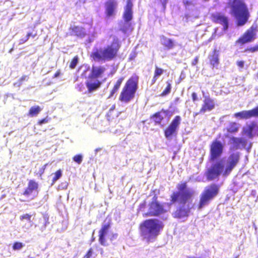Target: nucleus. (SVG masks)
<instances>
[{
  "instance_id": "29",
  "label": "nucleus",
  "mask_w": 258,
  "mask_h": 258,
  "mask_svg": "<svg viewBox=\"0 0 258 258\" xmlns=\"http://www.w3.org/2000/svg\"><path fill=\"white\" fill-rule=\"evenodd\" d=\"M41 110V108L39 106H32L30 108L27 114L31 117L35 116Z\"/></svg>"
},
{
  "instance_id": "1",
  "label": "nucleus",
  "mask_w": 258,
  "mask_h": 258,
  "mask_svg": "<svg viewBox=\"0 0 258 258\" xmlns=\"http://www.w3.org/2000/svg\"><path fill=\"white\" fill-rule=\"evenodd\" d=\"M223 144L217 139L213 141L210 146L209 160L212 163L205 172V176L208 181L218 178L221 174L225 177L227 176L239 162V153H231L228 157L225 167L224 160L223 159H219L223 154Z\"/></svg>"
},
{
  "instance_id": "19",
  "label": "nucleus",
  "mask_w": 258,
  "mask_h": 258,
  "mask_svg": "<svg viewBox=\"0 0 258 258\" xmlns=\"http://www.w3.org/2000/svg\"><path fill=\"white\" fill-rule=\"evenodd\" d=\"M38 188V184L33 180H30L28 183L27 187L25 189L22 195L25 197H29L34 191H37Z\"/></svg>"
},
{
  "instance_id": "47",
  "label": "nucleus",
  "mask_w": 258,
  "mask_h": 258,
  "mask_svg": "<svg viewBox=\"0 0 258 258\" xmlns=\"http://www.w3.org/2000/svg\"><path fill=\"white\" fill-rule=\"evenodd\" d=\"M137 56V53L136 52H133L131 53L129 57V59L130 60H134Z\"/></svg>"
},
{
  "instance_id": "51",
  "label": "nucleus",
  "mask_w": 258,
  "mask_h": 258,
  "mask_svg": "<svg viewBox=\"0 0 258 258\" xmlns=\"http://www.w3.org/2000/svg\"><path fill=\"white\" fill-rule=\"evenodd\" d=\"M60 75V72L59 71H57L55 72V73L54 74L53 78H57Z\"/></svg>"
},
{
  "instance_id": "15",
  "label": "nucleus",
  "mask_w": 258,
  "mask_h": 258,
  "mask_svg": "<svg viewBox=\"0 0 258 258\" xmlns=\"http://www.w3.org/2000/svg\"><path fill=\"white\" fill-rule=\"evenodd\" d=\"M233 116L240 119H247L252 117L258 118V105L248 110H242L234 114Z\"/></svg>"
},
{
  "instance_id": "4",
  "label": "nucleus",
  "mask_w": 258,
  "mask_h": 258,
  "mask_svg": "<svg viewBox=\"0 0 258 258\" xmlns=\"http://www.w3.org/2000/svg\"><path fill=\"white\" fill-rule=\"evenodd\" d=\"M164 227L163 222L158 219H146L139 225L140 235L148 243L154 242Z\"/></svg>"
},
{
  "instance_id": "18",
  "label": "nucleus",
  "mask_w": 258,
  "mask_h": 258,
  "mask_svg": "<svg viewBox=\"0 0 258 258\" xmlns=\"http://www.w3.org/2000/svg\"><path fill=\"white\" fill-rule=\"evenodd\" d=\"M106 69L104 66L93 67L91 72L88 76L89 80H97L104 74Z\"/></svg>"
},
{
  "instance_id": "22",
  "label": "nucleus",
  "mask_w": 258,
  "mask_h": 258,
  "mask_svg": "<svg viewBox=\"0 0 258 258\" xmlns=\"http://www.w3.org/2000/svg\"><path fill=\"white\" fill-rule=\"evenodd\" d=\"M70 35L80 38H83L86 35L84 28L77 26H72L70 28Z\"/></svg>"
},
{
  "instance_id": "55",
  "label": "nucleus",
  "mask_w": 258,
  "mask_h": 258,
  "mask_svg": "<svg viewBox=\"0 0 258 258\" xmlns=\"http://www.w3.org/2000/svg\"><path fill=\"white\" fill-rule=\"evenodd\" d=\"M101 251H102V253L103 252V250L102 249H101Z\"/></svg>"
},
{
  "instance_id": "23",
  "label": "nucleus",
  "mask_w": 258,
  "mask_h": 258,
  "mask_svg": "<svg viewBox=\"0 0 258 258\" xmlns=\"http://www.w3.org/2000/svg\"><path fill=\"white\" fill-rule=\"evenodd\" d=\"M240 124L235 121H230L225 128L226 132L231 134H236L239 130Z\"/></svg>"
},
{
  "instance_id": "14",
  "label": "nucleus",
  "mask_w": 258,
  "mask_h": 258,
  "mask_svg": "<svg viewBox=\"0 0 258 258\" xmlns=\"http://www.w3.org/2000/svg\"><path fill=\"white\" fill-rule=\"evenodd\" d=\"M118 3L116 0H107L104 3L105 15L107 18L115 17Z\"/></svg>"
},
{
  "instance_id": "6",
  "label": "nucleus",
  "mask_w": 258,
  "mask_h": 258,
  "mask_svg": "<svg viewBox=\"0 0 258 258\" xmlns=\"http://www.w3.org/2000/svg\"><path fill=\"white\" fill-rule=\"evenodd\" d=\"M231 8L232 13L236 19V25L242 26L248 21L250 17L248 10L241 0H233Z\"/></svg>"
},
{
  "instance_id": "43",
  "label": "nucleus",
  "mask_w": 258,
  "mask_h": 258,
  "mask_svg": "<svg viewBox=\"0 0 258 258\" xmlns=\"http://www.w3.org/2000/svg\"><path fill=\"white\" fill-rule=\"evenodd\" d=\"M50 119V117H48L47 116L41 119H40L38 121L37 123L39 125H42L43 123H47Z\"/></svg>"
},
{
  "instance_id": "2",
  "label": "nucleus",
  "mask_w": 258,
  "mask_h": 258,
  "mask_svg": "<svg viewBox=\"0 0 258 258\" xmlns=\"http://www.w3.org/2000/svg\"><path fill=\"white\" fill-rule=\"evenodd\" d=\"M178 191H173L170 196V204H178L182 205L177 208L173 213V217L177 219L186 218L189 216V208L184 205L188 202H191L194 191L187 188L186 181L182 182L177 185Z\"/></svg>"
},
{
  "instance_id": "30",
  "label": "nucleus",
  "mask_w": 258,
  "mask_h": 258,
  "mask_svg": "<svg viewBox=\"0 0 258 258\" xmlns=\"http://www.w3.org/2000/svg\"><path fill=\"white\" fill-rule=\"evenodd\" d=\"M167 86L166 88L164 89V90L162 91V92L160 94V96L161 97L165 96L167 95H168L171 90V81H167L166 82Z\"/></svg>"
},
{
  "instance_id": "41",
  "label": "nucleus",
  "mask_w": 258,
  "mask_h": 258,
  "mask_svg": "<svg viewBox=\"0 0 258 258\" xmlns=\"http://www.w3.org/2000/svg\"><path fill=\"white\" fill-rule=\"evenodd\" d=\"M28 79V76L26 75L23 76L19 79V80L16 83H15V85L18 84V86H20L22 84L23 81L27 80Z\"/></svg>"
},
{
  "instance_id": "16",
  "label": "nucleus",
  "mask_w": 258,
  "mask_h": 258,
  "mask_svg": "<svg viewBox=\"0 0 258 258\" xmlns=\"http://www.w3.org/2000/svg\"><path fill=\"white\" fill-rule=\"evenodd\" d=\"M133 3L132 0H127L124 7L122 18L125 22L132 20L133 18Z\"/></svg>"
},
{
  "instance_id": "56",
  "label": "nucleus",
  "mask_w": 258,
  "mask_h": 258,
  "mask_svg": "<svg viewBox=\"0 0 258 258\" xmlns=\"http://www.w3.org/2000/svg\"><path fill=\"white\" fill-rule=\"evenodd\" d=\"M29 258H31V257H29Z\"/></svg>"
},
{
  "instance_id": "31",
  "label": "nucleus",
  "mask_w": 258,
  "mask_h": 258,
  "mask_svg": "<svg viewBox=\"0 0 258 258\" xmlns=\"http://www.w3.org/2000/svg\"><path fill=\"white\" fill-rule=\"evenodd\" d=\"M37 32L33 33L32 32H29L27 34L26 37L25 38H22L20 39V44H23L27 42L30 37L32 38H34L37 36Z\"/></svg>"
},
{
  "instance_id": "9",
  "label": "nucleus",
  "mask_w": 258,
  "mask_h": 258,
  "mask_svg": "<svg viewBox=\"0 0 258 258\" xmlns=\"http://www.w3.org/2000/svg\"><path fill=\"white\" fill-rule=\"evenodd\" d=\"M166 212L167 210L164 207V204L158 201V196L155 195L148 204L147 212L143 213V217H158Z\"/></svg>"
},
{
  "instance_id": "25",
  "label": "nucleus",
  "mask_w": 258,
  "mask_h": 258,
  "mask_svg": "<svg viewBox=\"0 0 258 258\" xmlns=\"http://www.w3.org/2000/svg\"><path fill=\"white\" fill-rule=\"evenodd\" d=\"M161 112L166 113L167 111L162 109L161 111L155 113L151 116V119H153L155 125L160 124L164 119L163 116L161 114Z\"/></svg>"
},
{
  "instance_id": "10",
  "label": "nucleus",
  "mask_w": 258,
  "mask_h": 258,
  "mask_svg": "<svg viewBox=\"0 0 258 258\" xmlns=\"http://www.w3.org/2000/svg\"><path fill=\"white\" fill-rule=\"evenodd\" d=\"M257 30V25H252L236 41V44L243 45L252 42L256 38V33Z\"/></svg>"
},
{
  "instance_id": "34",
  "label": "nucleus",
  "mask_w": 258,
  "mask_h": 258,
  "mask_svg": "<svg viewBox=\"0 0 258 258\" xmlns=\"http://www.w3.org/2000/svg\"><path fill=\"white\" fill-rule=\"evenodd\" d=\"M78 60L79 58L78 56H75V57H74L70 62L69 65L70 68L71 69H75L78 63Z\"/></svg>"
},
{
  "instance_id": "7",
  "label": "nucleus",
  "mask_w": 258,
  "mask_h": 258,
  "mask_svg": "<svg viewBox=\"0 0 258 258\" xmlns=\"http://www.w3.org/2000/svg\"><path fill=\"white\" fill-rule=\"evenodd\" d=\"M220 185L212 183L207 186L200 196L198 209H201L209 204L210 201L215 198L219 192Z\"/></svg>"
},
{
  "instance_id": "28",
  "label": "nucleus",
  "mask_w": 258,
  "mask_h": 258,
  "mask_svg": "<svg viewBox=\"0 0 258 258\" xmlns=\"http://www.w3.org/2000/svg\"><path fill=\"white\" fill-rule=\"evenodd\" d=\"M163 40L164 41L162 44L167 49H171L174 47L175 45L174 42L171 39L166 38L165 37H163Z\"/></svg>"
},
{
  "instance_id": "3",
  "label": "nucleus",
  "mask_w": 258,
  "mask_h": 258,
  "mask_svg": "<svg viewBox=\"0 0 258 258\" xmlns=\"http://www.w3.org/2000/svg\"><path fill=\"white\" fill-rule=\"evenodd\" d=\"M121 47V41L114 37L110 44L103 47L95 48L90 54L92 60L95 61L106 62L116 59L119 56Z\"/></svg>"
},
{
  "instance_id": "38",
  "label": "nucleus",
  "mask_w": 258,
  "mask_h": 258,
  "mask_svg": "<svg viewBox=\"0 0 258 258\" xmlns=\"http://www.w3.org/2000/svg\"><path fill=\"white\" fill-rule=\"evenodd\" d=\"M31 217H32L31 215L26 213V214H24L21 215L20 217V219L22 221H23L24 220H26L28 222H32V221L31 220Z\"/></svg>"
},
{
  "instance_id": "32",
  "label": "nucleus",
  "mask_w": 258,
  "mask_h": 258,
  "mask_svg": "<svg viewBox=\"0 0 258 258\" xmlns=\"http://www.w3.org/2000/svg\"><path fill=\"white\" fill-rule=\"evenodd\" d=\"M128 22H125L120 27V30L123 33H126L128 30H132L131 24Z\"/></svg>"
},
{
  "instance_id": "20",
  "label": "nucleus",
  "mask_w": 258,
  "mask_h": 258,
  "mask_svg": "<svg viewBox=\"0 0 258 258\" xmlns=\"http://www.w3.org/2000/svg\"><path fill=\"white\" fill-rule=\"evenodd\" d=\"M229 144L232 145L235 149H238L240 148V146L244 147L247 141L243 138L232 136L229 138Z\"/></svg>"
},
{
  "instance_id": "42",
  "label": "nucleus",
  "mask_w": 258,
  "mask_h": 258,
  "mask_svg": "<svg viewBox=\"0 0 258 258\" xmlns=\"http://www.w3.org/2000/svg\"><path fill=\"white\" fill-rule=\"evenodd\" d=\"M93 254V250L92 248H90L87 251L86 253L84 255L83 258H91Z\"/></svg>"
},
{
  "instance_id": "36",
  "label": "nucleus",
  "mask_w": 258,
  "mask_h": 258,
  "mask_svg": "<svg viewBox=\"0 0 258 258\" xmlns=\"http://www.w3.org/2000/svg\"><path fill=\"white\" fill-rule=\"evenodd\" d=\"M24 244L21 242H15L13 245L12 248L14 250H17L21 249L23 246Z\"/></svg>"
},
{
  "instance_id": "33",
  "label": "nucleus",
  "mask_w": 258,
  "mask_h": 258,
  "mask_svg": "<svg viewBox=\"0 0 258 258\" xmlns=\"http://www.w3.org/2000/svg\"><path fill=\"white\" fill-rule=\"evenodd\" d=\"M168 0H156V4L157 6L160 7L163 11H165L166 8V5Z\"/></svg>"
},
{
  "instance_id": "8",
  "label": "nucleus",
  "mask_w": 258,
  "mask_h": 258,
  "mask_svg": "<svg viewBox=\"0 0 258 258\" xmlns=\"http://www.w3.org/2000/svg\"><path fill=\"white\" fill-rule=\"evenodd\" d=\"M111 227V222L104 223L99 231L98 240L100 244L103 246H107L110 242L114 244V241L117 239V234L114 233H109Z\"/></svg>"
},
{
  "instance_id": "27",
  "label": "nucleus",
  "mask_w": 258,
  "mask_h": 258,
  "mask_svg": "<svg viewBox=\"0 0 258 258\" xmlns=\"http://www.w3.org/2000/svg\"><path fill=\"white\" fill-rule=\"evenodd\" d=\"M164 73V70L157 66H155V71L153 77L151 84H154L157 78Z\"/></svg>"
},
{
  "instance_id": "5",
  "label": "nucleus",
  "mask_w": 258,
  "mask_h": 258,
  "mask_svg": "<svg viewBox=\"0 0 258 258\" xmlns=\"http://www.w3.org/2000/svg\"><path fill=\"white\" fill-rule=\"evenodd\" d=\"M138 81L139 77L136 75L127 80L119 94L118 99L120 101L127 103L134 99L138 88Z\"/></svg>"
},
{
  "instance_id": "44",
  "label": "nucleus",
  "mask_w": 258,
  "mask_h": 258,
  "mask_svg": "<svg viewBox=\"0 0 258 258\" xmlns=\"http://www.w3.org/2000/svg\"><path fill=\"white\" fill-rule=\"evenodd\" d=\"M236 64L237 66L239 68H243V67H244V61L243 60H238L236 62Z\"/></svg>"
},
{
  "instance_id": "35",
  "label": "nucleus",
  "mask_w": 258,
  "mask_h": 258,
  "mask_svg": "<svg viewBox=\"0 0 258 258\" xmlns=\"http://www.w3.org/2000/svg\"><path fill=\"white\" fill-rule=\"evenodd\" d=\"M62 175V172L61 169H58L54 173V176L52 178V183H54Z\"/></svg>"
},
{
  "instance_id": "53",
  "label": "nucleus",
  "mask_w": 258,
  "mask_h": 258,
  "mask_svg": "<svg viewBox=\"0 0 258 258\" xmlns=\"http://www.w3.org/2000/svg\"><path fill=\"white\" fill-rule=\"evenodd\" d=\"M179 98H176V101L179 100Z\"/></svg>"
},
{
  "instance_id": "37",
  "label": "nucleus",
  "mask_w": 258,
  "mask_h": 258,
  "mask_svg": "<svg viewBox=\"0 0 258 258\" xmlns=\"http://www.w3.org/2000/svg\"><path fill=\"white\" fill-rule=\"evenodd\" d=\"M73 160L77 164H80L82 162L83 156L81 154L76 155L73 157Z\"/></svg>"
},
{
  "instance_id": "11",
  "label": "nucleus",
  "mask_w": 258,
  "mask_h": 258,
  "mask_svg": "<svg viewBox=\"0 0 258 258\" xmlns=\"http://www.w3.org/2000/svg\"><path fill=\"white\" fill-rule=\"evenodd\" d=\"M181 118L179 115L175 116L168 126L164 130L165 137L169 139L173 136H176L180 124Z\"/></svg>"
},
{
  "instance_id": "50",
  "label": "nucleus",
  "mask_w": 258,
  "mask_h": 258,
  "mask_svg": "<svg viewBox=\"0 0 258 258\" xmlns=\"http://www.w3.org/2000/svg\"><path fill=\"white\" fill-rule=\"evenodd\" d=\"M77 88L78 89V90L79 91H82V88H84L83 84H78L77 85Z\"/></svg>"
},
{
  "instance_id": "45",
  "label": "nucleus",
  "mask_w": 258,
  "mask_h": 258,
  "mask_svg": "<svg viewBox=\"0 0 258 258\" xmlns=\"http://www.w3.org/2000/svg\"><path fill=\"white\" fill-rule=\"evenodd\" d=\"M46 166V165H45L41 167L39 169V171L38 174H39L40 176H41L44 173L45 169Z\"/></svg>"
},
{
  "instance_id": "54",
  "label": "nucleus",
  "mask_w": 258,
  "mask_h": 258,
  "mask_svg": "<svg viewBox=\"0 0 258 258\" xmlns=\"http://www.w3.org/2000/svg\"><path fill=\"white\" fill-rule=\"evenodd\" d=\"M220 137H221V134H219L218 135V137H219V138H220Z\"/></svg>"
},
{
  "instance_id": "48",
  "label": "nucleus",
  "mask_w": 258,
  "mask_h": 258,
  "mask_svg": "<svg viewBox=\"0 0 258 258\" xmlns=\"http://www.w3.org/2000/svg\"><path fill=\"white\" fill-rule=\"evenodd\" d=\"M198 57L197 56L194 60V61H192V65L193 66H196L197 64V63H198Z\"/></svg>"
},
{
  "instance_id": "13",
  "label": "nucleus",
  "mask_w": 258,
  "mask_h": 258,
  "mask_svg": "<svg viewBox=\"0 0 258 258\" xmlns=\"http://www.w3.org/2000/svg\"><path fill=\"white\" fill-rule=\"evenodd\" d=\"M210 18L213 22L221 25L223 27L224 31H226L228 29V18L223 13L218 12L212 14Z\"/></svg>"
},
{
  "instance_id": "26",
  "label": "nucleus",
  "mask_w": 258,
  "mask_h": 258,
  "mask_svg": "<svg viewBox=\"0 0 258 258\" xmlns=\"http://www.w3.org/2000/svg\"><path fill=\"white\" fill-rule=\"evenodd\" d=\"M210 64L214 67H217L219 63L218 51L214 49L209 58Z\"/></svg>"
},
{
  "instance_id": "39",
  "label": "nucleus",
  "mask_w": 258,
  "mask_h": 258,
  "mask_svg": "<svg viewBox=\"0 0 258 258\" xmlns=\"http://www.w3.org/2000/svg\"><path fill=\"white\" fill-rule=\"evenodd\" d=\"M244 51L251 53L258 51V44L252 47H247L244 49Z\"/></svg>"
},
{
  "instance_id": "40",
  "label": "nucleus",
  "mask_w": 258,
  "mask_h": 258,
  "mask_svg": "<svg viewBox=\"0 0 258 258\" xmlns=\"http://www.w3.org/2000/svg\"><path fill=\"white\" fill-rule=\"evenodd\" d=\"M146 202L144 201L142 203L140 204L138 208V212H143V213L146 212L145 209L146 208Z\"/></svg>"
},
{
  "instance_id": "46",
  "label": "nucleus",
  "mask_w": 258,
  "mask_h": 258,
  "mask_svg": "<svg viewBox=\"0 0 258 258\" xmlns=\"http://www.w3.org/2000/svg\"><path fill=\"white\" fill-rule=\"evenodd\" d=\"M191 98L194 102H195L198 100V96L196 92H192L191 93Z\"/></svg>"
},
{
  "instance_id": "17",
  "label": "nucleus",
  "mask_w": 258,
  "mask_h": 258,
  "mask_svg": "<svg viewBox=\"0 0 258 258\" xmlns=\"http://www.w3.org/2000/svg\"><path fill=\"white\" fill-rule=\"evenodd\" d=\"M258 132V124L252 121L249 124H247L245 128L243 130V134H245L249 138H252L255 133Z\"/></svg>"
},
{
  "instance_id": "24",
  "label": "nucleus",
  "mask_w": 258,
  "mask_h": 258,
  "mask_svg": "<svg viewBox=\"0 0 258 258\" xmlns=\"http://www.w3.org/2000/svg\"><path fill=\"white\" fill-rule=\"evenodd\" d=\"M124 80V77H121L117 80V81L114 83L112 88L110 91L108 98L112 97L114 94L118 92Z\"/></svg>"
},
{
  "instance_id": "21",
  "label": "nucleus",
  "mask_w": 258,
  "mask_h": 258,
  "mask_svg": "<svg viewBox=\"0 0 258 258\" xmlns=\"http://www.w3.org/2000/svg\"><path fill=\"white\" fill-rule=\"evenodd\" d=\"M85 84L88 89V93H91L96 91L101 85V82L96 79L89 80L88 79V80L86 82Z\"/></svg>"
},
{
  "instance_id": "49",
  "label": "nucleus",
  "mask_w": 258,
  "mask_h": 258,
  "mask_svg": "<svg viewBox=\"0 0 258 258\" xmlns=\"http://www.w3.org/2000/svg\"><path fill=\"white\" fill-rule=\"evenodd\" d=\"M183 4L185 6H188L192 4V2L189 1H185L183 2Z\"/></svg>"
},
{
  "instance_id": "52",
  "label": "nucleus",
  "mask_w": 258,
  "mask_h": 258,
  "mask_svg": "<svg viewBox=\"0 0 258 258\" xmlns=\"http://www.w3.org/2000/svg\"><path fill=\"white\" fill-rule=\"evenodd\" d=\"M115 105L114 104V105H113L111 107V108H110V111H112V110H113L115 109Z\"/></svg>"
},
{
  "instance_id": "12",
  "label": "nucleus",
  "mask_w": 258,
  "mask_h": 258,
  "mask_svg": "<svg viewBox=\"0 0 258 258\" xmlns=\"http://www.w3.org/2000/svg\"><path fill=\"white\" fill-rule=\"evenodd\" d=\"M215 107V101L209 95L204 96L203 103L199 112H195L194 116L196 117L200 113L212 110Z\"/></svg>"
}]
</instances>
